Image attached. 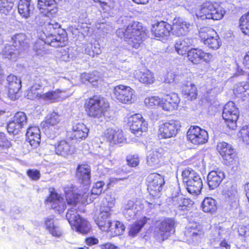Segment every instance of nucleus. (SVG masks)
I'll use <instances>...</instances> for the list:
<instances>
[{"mask_svg":"<svg viewBox=\"0 0 249 249\" xmlns=\"http://www.w3.org/2000/svg\"><path fill=\"white\" fill-rule=\"evenodd\" d=\"M117 36L124 38L130 46L138 49L146 37V34L142 24L133 21L126 28H119L116 31Z\"/></svg>","mask_w":249,"mask_h":249,"instance_id":"f257e3e1","label":"nucleus"},{"mask_svg":"<svg viewBox=\"0 0 249 249\" xmlns=\"http://www.w3.org/2000/svg\"><path fill=\"white\" fill-rule=\"evenodd\" d=\"M68 41V37L65 31L62 30L61 33L57 35L51 34L46 36L44 40L37 39L35 43L33 49L37 55L43 54L44 50V45L47 44L52 47H59L66 45Z\"/></svg>","mask_w":249,"mask_h":249,"instance_id":"f03ea898","label":"nucleus"},{"mask_svg":"<svg viewBox=\"0 0 249 249\" xmlns=\"http://www.w3.org/2000/svg\"><path fill=\"white\" fill-rule=\"evenodd\" d=\"M183 182L188 192L194 195L200 194L202 188V180L200 176L192 169H185L182 173Z\"/></svg>","mask_w":249,"mask_h":249,"instance_id":"7ed1b4c3","label":"nucleus"},{"mask_svg":"<svg viewBox=\"0 0 249 249\" xmlns=\"http://www.w3.org/2000/svg\"><path fill=\"white\" fill-rule=\"evenodd\" d=\"M225 14L223 8L216 2L207 1L201 6L197 16L202 19H221Z\"/></svg>","mask_w":249,"mask_h":249,"instance_id":"20e7f679","label":"nucleus"},{"mask_svg":"<svg viewBox=\"0 0 249 249\" xmlns=\"http://www.w3.org/2000/svg\"><path fill=\"white\" fill-rule=\"evenodd\" d=\"M175 232V221L171 218H166L162 221L155 228L154 236L160 242L167 239Z\"/></svg>","mask_w":249,"mask_h":249,"instance_id":"39448f33","label":"nucleus"},{"mask_svg":"<svg viewBox=\"0 0 249 249\" xmlns=\"http://www.w3.org/2000/svg\"><path fill=\"white\" fill-rule=\"evenodd\" d=\"M60 121V115L55 112L49 113L46 117L45 120L41 124V126L48 129V135L51 139H53L59 135L60 132V127L58 125Z\"/></svg>","mask_w":249,"mask_h":249,"instance_id":"423d86ee","label":"nucleus"},{"mask_svg":"<svg viewBox=\"0 0 249 249\" xmlns=\"http://www.w3.org/2000/svg\"><path fill=\"white\" fill-rule=\"evenodd\" d=\"M239 115V109L234 102L230 101L225 105L222 117L230 128L235 129L236 128Z\"/></svg>","mask_w":249,"mask_h":249,"instance_id":"0eeeda50","label":"nucleus"},{"mask_svg":"<svg viewBox=\"0 0 249 249\" xmlns=\"http://www.w3.org/2000/svg\"><path fill=\"white\" fill-rule=\"evenodd\" d=\"M38 6L40 10V14L38 17L36 18V22L41 25L45 23V19H43L39 21L38 18H51L55 15L57 9L54 0H37Z\"/></svg>","mask_w":249,"mask_h":249,"instance_id":"6e6552de","label":"nucleus"},{"mask_svg":"<svg viewBox=\"0 0 249 249\" xmlns=\"http://www.w3.org/2000/svg\"><path fill=\"white\" fill-rule=\"evenodd\" d=\"M70 95L71 93L65 89H57L41 93L36 100L40 102L50 104L65 99Z\"/></svg>","mask_w":249,"mask_h":249,"instance_id":"1a4fd4ad","label":"nucleus"},{"mask_svg":"<svg viewBox=\"0 0 249 249\" xmlns=\"http://www.w3.org/2000/svg\"><path fill=\"white\" fill-rule=\"evenodd\" d=\"M130 129L136 136H141L148 129V123L140 114H135L128 118Z\"/></svg>","mask_w":249,"mask_h":249,"instance_id":"9d476101","label":"nucleus"},{"mask_svg":"<svg viewBox=\"0 0 249 249\" xmlns=\"http://www.w3.org/2000/svg\"><path fill=\"white\" fill-rule=\"evenodd\" d=\"M180 125L178 121L171 120L159 126L158 136L160 139H169L175 137Z\"/></svg>","mask_w":249,"mask_h":249,"instance_id":"9b49d317","label":"nucleus"},{"mask_svg":"<svg viewBox=\"0 0 249 249\" xmlns=\"http://www.w3.org/2000/svg\"><path fill=\"white\" fill-rule=\"evenodd\" d=\"M84 107L87 114L91 117H99L103 112L101 101L98 96H95L87 99Z\"/></svg>","mask_w":249,"mask_h":249,"instance_id":"f8f14e48","label":"nucleus"},{"mask_svg":"<svg viewBox=\"0 0 249 249\" xmlns=\"http://www.w3.org/2000/svg\"><path fill=\"white\" fill-rule=\"evenodd\" d=\"M133 91L130 87L120 85L113 88L112 94L119 102L130 104L133 102Z\"/></svg>","mask_w":249,"mask_h":249,"instance_id":"ddd939ff","label":"nucleus"},{"mask_svg":"<svg viewBox=\"0 0 249 249\" xmlns=\"http://www.w3.org/2000/svg\"><path fill=\"white\" fill-rule=\"evenodd\" d=\"M187 139L195 144L206 143L208 141L207 132L197 126H191L187 132Z\"/></svg>","mask_w":249,"mask_h":249,"instance_id":"4468645a","label":"nucleus"},{"mask_svg":"<svg viewBox=\"0 0 249 249\" xmlns=\"http://www.w3.org/2000/svg\"><path fill=\"white\" fill-rule=\"evenodd\" d=\"M216 149L222 157L225 164L229 165L232 163L235 154L231 144L225 142H220L217 143Z\"/></svg>","mask_w":249,"mask_h":249,"instance_id":"2eb2a0df","label":"nucleus"},{"mask_svg":"<svg viewBox=\"0 0 249 249\" xmlns=\"http://www.w3.org/2000/svg\"><path fill=\"white\" fill-rule=\"evenodd\" d=\"M27 116L23 112H17L12 121L7 124V130L10 133L17 134L27 123Z\"/></svg>","mask_w":249,"mask_h":249,"instance_id":"dca6fc26","label":"nucleus"},{"mask_svg":"<svg viewBox=\"0 0 249 249\" xmlns=\"http://www.w3.org/2000/svg\"><path fill=\"white\" fill-rule=\"evenodd\" d=\"M6 83L8 97L12 100L17 99V93L21 87L20 79L11 74L7 77Z\"/></svg>","mask_w":249,"mask_h":249,"instance_id":"f3484780","label":"nucleus"},{"mask_svg":"<svg viewBox=\"0 0 249 249\" xmlns=\"http://www.w3.org/2000/svg\"><path fill=\"white\" fill-rule=\"evenodd\" d=\"M46 205L60 213L66 207L65 202L59 195L55 192H51L50 195L46 200Z\"/></svg>","mask_w":249,"mask_h":249,"instance_id":"a211bd4d","label":"nucleus"},{"mask_svg":"<svg viewBox=\"0 0 249 249\" xmlns=\"http://www.w3.org/2000/svg\"><path fill=\"white\" fill-rule=\"evenodd\" d=\"M187 57L191 62L197 64L200 63L202 60L210 61L213 56L209 53H205L201 49H193L188 52Z\"/></svg>","mask_w":249,"mask_h":249,"instance_id":"6ab92c4d","label":"nucleus"},{"mask_svg":"<svg viewBox=\"0 0 249 249\" xmlns=\"http://www.w3.org/2000/svg\"><path fill=\"white\" fill-rule=\"evenodd\" d=\"M180 99L178 95L175 93H171L166 95L161 99L160 107L166 111H172L178 108Z\"/></svg>","mask_w":249,"mask_h":249,"instance_id":"aec40b11","label":"nucleus"},{"mask_svg":"<svg viewBox=\"0 0 249 249\" xmlns=\"http://www.w3.org/2000/svg\"><path fill=\"white\" fill-rule=\"evenodd\" d=\"M133 74L136 80L143 84L151 85L155 81L154 73L146 68L136 70Z\"/></svg>","mask_w":249,"mask_h":249,"instance_id":"412c9836","label":"nucleus"},{"mask_svg":"<svg viewBox=\"0 0 249 249\" xmlns=\"http://www.w3.org/2000/svg\"><path fill=\"white\" fill-rule=\"evenodd\" d=\"M191 26L190 23L178 18L173 20L172 29L174 34L177 36H180L187 34L189 32Z\"/></svg>","mask_w":249,"mask_h":249,"instance_id":"4be33fe9","label":"nucleus"},{"mask_svg":"<svg viewBox=\"0 0 249 249\" xmlns=\"http://www.w3.org/2000/svg\"><path fill=\"white\" fill-rule=\"evenodd\" d=\"M148 182V189L151 191L160 192L164 184V178L160 174L153 173L150 174L147 177Z\"/></svg>","mask_w":249,"mask_h":249,"instance_id":"5701e85b","label":"nucleus"},{"mask_svg":"<svg viewBox=\"0 0 249 249\" xmlns=\"http://www.w3.org/2000/svg\"><path fill=\"white\" fill-rule=\"evenodd\" d=\"M172 30V25L163 21L154 24L151 29L153 35L155 37L158 38L167 36Z\"/></svg>","mask_w":249,"mask_h":249,"instance_id":"b1692460","label":"nucleus"},{"mask_svg":"<svg viewBox=\"0 0 249 249\" xmlns=\"http://www.w3.org/2000/svg\"><path fill=\"white\" fill-rule=\"evenodd\" d=\"M100 229L103 231L109 230V207H101L100 212L95 220Z\"/></svg>","mask_w":249,"mask_h":249,"instance_id":"393cba45","label":"nucleus"},{"mask_svg":"<svg viewBox=\"0 0 249 249\" xmlns=\"http://www.w3.org/2000/svg\"><path fill=\"white\" fill-rule=\"evenodd\" d=\"M225 174L220 169L211 171L208 175L207 180L210 189L217 187L225 178Z\"/></svg>","mask_w":249,"mask_h":249,"instance_id":"a878e982","label":"nucleus"},{"mask_svg":"<svg viewBox=\"0 0 249 249\" xmlns=\"http://www.w3.org/2000/svg\"><path fill=\"white\" fill-rule=\"evenodd\" d=\"M27 141L34 148L39 145L40 141V132L37 126H31L27 129L26 134Z\"/></svg>","mask_w":249,"mask_h":249,"instance_id":"bb28decb","label":"nucleus"},{"mask_svg":"<svg viewBox=\"0 0 249 249\" xmlns=\"http://www.w3.org/2000/svg\"><path fill=\"white\" fill-rule=\"evenodd\" d=\"M194 43L192 38L186 37L179 39L176 41L175 48L176 51L180 55H184L189 51V48Z\"/></svg>","mask_w":249,"mask_h":249,"instance_id":"cd10ccee","label":"nucleus"},{"mask_svg":"<svg viewBox=\"0 0 249 249\" xmlns=\"http://www.w3.org/2000/svg\"><path fill=\"white\" fill-rule=\"evenodd\" d=\"M90 173L89 166L87 164L79 165L77 168L76 177L82 183L88 185L90 182Z\"/></svg>","mask_w":249,"mask_h":249,"instance_id":"c85d7f7f","label":"nucleus"},{"mask_svg":"<svg viewBox=\"0 0 249 249\" xmlns=\"http://www.w3.org/2000/svg\"><path fill=\"white\" fill-rule=\"evenodd\" d=\"M34 7L31 5V0H20L18 5V11L20 16L25 18H29L33 13Z\"/></svg>","mask_w":249,"mask_h":249,"instance_id":"c756f323","label":"nucleus"},{"mask_svg":"<svg viewBox=\"0 0 249 249\" xmlns=\"http://www.w3.org/2000/svg\"><path fill=\"white\" fill-rule=\"evenodd\" d=\"M88 133V129L83 123H78L73 126L72 127V137L77 140H80L85 139Z\"/></svg>","mask_w":249,"mask_h":249,"instance_id":"7c9ffc66","label":"nucleus"},{"mask_svg":"<svg viewBox=\"0 0 249 249\" xmlns=\"http://www.w3.org/2000/svg\"><path fill=\"white\" fill-rule=\"evenodd\" d=\"M1 54L3 57L15 61L18 57L19 51L15 46L6 45L2 49Z\"/></svg>","mask_w":249,"mask_h":249,"instance_id":"2f4dec72","label":"nucleus"},{"mask_svg":"<svg viewBox=\"0 0 249 249\" xmlns=\"http://www.w3.org/2000/svg\"><path fill=\"white\" fill-rule=\"evenodd\" d=\"M66 199L70 205H75L78 202L80 195L75 193V188L72 185L67 186L64 188Z\"/></svg>","mask_w":249,"mask_h":249,"instance_id":"473e14b6","label":"nucleus"},{"mask_svg":"<svg viewBox=\"0 0 249 249\" xmlns=\"http://www.w3.org/2000/svg\"><path fill=\"white\" fill-rule=\"evenodd\" d=\"M46 226L49 232L54 237H59L62 231L56 221L53 219L48 218L46 221Z\"/></svg>","mask_w":249,"mask_h":249,"instance_id":"72a5a7b5","label":"nucleus"},{"mask_svg":"<svg viewBox=\"0 0 249 249\" xmlns=\"http://www.w3.org/2000/svg\"><path fill=\"white\" fill-rule=\"evenodd\" d=\"M55 149L57 155L66 156L71 153V146L65 140L58 142L55 146Z\"/></svg>","mask_w":249,"mask_h":249,"instance_id":"f704fd0d","label":"nucleus"},{"mask_svg":"<svg viewBox=\"0 0 249 249\" xmlns=\"http://www.w3.org/2000/svg\"><path fill=\"white\" fill-rule=\"evenodd\" d=\"M124 140V137L121 129L118 127L111 128L110 130V143H122Z\"/></svg>","mask_w":249,"mask_h":249,"instance_id":"c9c22d12","label":"nucleus"},{"mask_svg":"<svg viewBox=\"0 0 249 249\" xmlns=\"http://www.w3.org/2000/svg\"><path fill=\"white\" fill-rule=\"evenodd\" d=\"M234 93L241 97L249 95V84L246 82H241L235 85L233 89Z\"/></svg>","mask_w":249,"mask_h":249,"instance_id":"e433bc0d","label":"nucleus"},{"mask_svg":"<svg viewBox=\"0 0 249 249\" xmlns=\"http://www.w3.org/2000/svg\"><path fill=\"white\" fill-rule=\"evenodd\" d=\"M202 208L205 213H213L217 209L216 201L212 197H207L202 203Z\"/></svg>","mask_w":249,"mask_h":249,"instance_id":"4c0bfd02","label":"nucleus"},{"mask_svg":"<svg viewBox=\"0 0 249 249\" xmlns=\"http://www.w3.org/2000/svg\"><path fill=\"white\" fill-rule=\"evenodd\" d=\"M77 223L72 228L75 231L82 234L87 233L90 229V225L89 223L85 219L81 218Z\"/></svg>","mask_w":249,"mask_h":249,"instance_id":"58836bf2","label":"nucleus"},{"mask_svg":"<svg viewBox=\"0 0 249 249\" xmlns=\"http://www.w3.org/2000/svg\"><path fill=\"white\" fill-rule=\"evenodd\" d=\"M147 219L146 217L140 219L138 221L135 222L131 224L130 226L129 231V234L131 236H135L144 226L147 222Z\"/></svg>","mask_w":249,"mask_h":249,"instance_id":"ea45409f","label":"nucleus"},{"mask_svg":"<svg viewBox=\"0 0 249 249\" xmlns=\"http://www.w3.org/2000/svg\"><path fill=\"white\" fill-rule=\"evenodd\" d=\"M66 216L72 228L75 225L76 223H77L78 220L81 218L79 214L77 213L75 207L69 209Z\"/></svg>","mask_w":249,"mask_h":249,"instance_id":"a19ab883","label":"nucleus"},{"mask_svg":"<svg viewBox=\"0 0 249 249\" xmlns=\"http://www.w3.org/2000/svg\"><path fill=\"white\" fill-rule=\"evenodd\" d=\"M125 227L123 223L118 221L110 222V232L111 236L119 235L124 231Z\"/></svg>","mask_w":249,"mask_h":249,"instance_id":"79ce46f5","label":"nucleus"},{"mask_svg":"<svg viewBox=\"0 0 249 249\" xmlns=\"http://www.w3.org/2000/svg\"><path fill=\"white\" fill-rule=\"evenodd\" d=\"M14 4V0H0V13L5 16L9 15Z\"/></svg>","mask_w":249,"mask_h":249,"instance_id":"37998d69","label":"nucleus"},{"mask_svg":"<svg viewBox=\"0 0 249 249\" xmlns=\"http://www.w3.org/2000/svg\"><path fill=\"white\" fill-rule=\"evenodd\" d=\"M103 185L104 183L102 181L97 182L93 185L90 196H87V198H86L87 202H89V201L90 202L93 200V199L94 198V197L92 196H98L101 193ZM83 196L84 198H86L87 196L84 195Z\"/></svg>","mask_w":249,"mask_h":249,"instance_id":"c03bdc74","label":"nucleus"},{"mask_svg":"<svg viewBox=\"0 0 249 249\" xmlns=\"http://www.w3.org/2000/svg\"><path fill=\"white\" fill-rule=\"evenodd\" d=\"M40 84L38 80L31 87L30 90L27 95L28 99L31 100L37 99L41 93L37 92V90L41 88Z\"/></svg>","mask_w":249,"mask_h":249,"instance_id":"a18cd8bd","label":"nucleus"},{"mask_svg":"<svg viewBox=\"0 0 249 249\" xmlns=\"http://www.w3.org/2000/svg\"><path fill=\"white\" fill-rule=\"evenodd\" d=\"M240 22L241 30L244 34L249 36V12L241 17Z\"/></svg>","mask_w":249,"mask_h":249,"instance_id":"49530a36","label":"nucleus"},{"mask_svg":"<svg viewBox=\"0 0 249 249\" xmlns=\"http://www.w3.org/2000/svg\"><path fill=\"white\" fill-rule=\"evenodd\" d=\"M160 154L155 151L150 153L147 158V163L150 166H156L160 162Z\"/></svg>","mask_w":249,"mask_h":249,"instance_id":"de8ad7c7","label":"nucleus"},{"mask_svg":"<svg viewBox=\"0 0 249 249\" xmlns=\"http://www.w3.org/2000/svg\"><path fill=\"white\" fill-rule=\"evenodd\" d=\"M217 33L213 29L207 28L203 31L199 32V36L204 44L209 38L215 36L217 37Z\"/></svg>","mask_w":249,"mask_h":249,"instance_id":"09e8293b","label":"nucleus"},{"mask_svg":"<svg viewBox=\"0 0 249 249\" xmlns=\"http://www.w3.org/2000/svg\"><path fill=\"white\" fill-rule=\"evenodd\" d=\"M236 191L234 189L228 190L225 194V197L226 201L232 206L237 204V198L236 197Z\"/></svg>","mask_w":249,"mask_h":249,"instance_id":"8fccbe9b","label":"nucleus"},{"mask_svg":"<svg viewBox=\"0 0 249 249\" xmlns=\"http://www.w3.org/2000/svg\"><path fill=\"white\" fill-rule=\"evenodd\" d=\"M12 40L16 45H19L22 47L25 46L27 43L26 36L24 34H18L12 37Z\"/></svg>","mask_w":249,"mask_h":249,"instance_id":"3c124183","label":"nucleus"},{"mask_svg":"<svg viewBox=\"0 0 249 249\" xmlns=\"http://www.w3.org/2000/svg\"><path fill=\"white\" fill-rule=\"evenodd\" d=\"M196 88L193 84H191L190 86H187L183 90L184 94L186 96V97L191 100H193L196 98Z\"/></svg>","mask_w":249,"mask_h":249,"instance_id":"603ef678","label":"nucleus"},{"mask_svg":"<svg viewBox=\"0 0 249 249\" xmlns=\"http://www.w3.org/2000/svg\"><path fill=\"white\" fill-rule=\"evenodd\" d=\"M205 44L210 48L217 50L221 45V42L219 36L217 34V37L213 36V37L209 38Z\"/></svg>","mask_w":249,"mask_h":249,"instance_id":"864d4df0","label":"nucleus"},{"mask_svg":"<svg viewBox=\"0 0 249 249\" xmlns=\"http://www.w3.org/2000/svg\"><path fill=\"white\" fill-rule=\"evenodd\" d=\"M161 99L158 96L147 97L144 100L145 105L149 107H153L160 105V106Z\"/></svg>","mask_w":249,"mask_h":249,"instance_id":"5fc2aeb1","label":"nucleus"},{"mask_svg":"<svg viewBox=\"0 0 249 249\" xmlns=\"http://www.w3.org/2000/svg\"><path fill=\"white\" fill-rule=\"evenodd\" d=\"M11 146L10 142L7 139L4 134L0 133V151L7 149Z\"/></svg>","mask_w":249,"mask_h":249,"instance_id":"6e6d98bb","label":"nucleus"},{"mask_svg":"<svg viewBox=\"0 0 249 249\" xmlns=\"http://www.w3.org/2000/svg\"><path fill=\"white\" fill-rule=\"evenodd\" d=\"M243 141L246 144H249V124L243 126L240 131Z\"/></svg>","mask_w":249,"mask_h":249,"instance_id":"4d7b16f0","label":"nucleus"},{"mask_svg":"<svg viewBox=\"0 0 249 249\" xmlns=\"http://www.w3.org/2000/svg\"><path fill=\"white\" fill-rule=\"evenodd\" d=\"M191 205V201L190 199L182 197L181 201L177 207V210L185 211L187 210V207Z\"/></svg>","mask_w":249,"mask_h":249,"instance_id":"13d9d810","label":"nucleus"},{"mask_svg":"<svg viewBox=\"0 0 249 249\" xmlns=\"http://www.w3.org/2000/svg\"><path fill=\"white\" fill-rule=\"evenodd\" d=\"M126 161L128 165L132 167L137 166L139 163V157L137 155L127 156Z\"/></svg>","mask_w":249,"mask_h":249,"instance_id":"bf43d9fd","label":"nucleus"},{"mask_svg":"<svg viewBox=\"0 0 249 249\" xmlns=\"http://www.w3.org/2000/svg\"><path fill=\"white\" fill-rule=\"evenodd\" d=\"M85 53L93 57L95 54H99L100 53V50L99 48H96L94 47V49H93V45L92 44H89L85 49Z\"/></svg>","mask_w":249,"mask_h":249,"instance_id":"052dcab7","label":"nucleus"},{"mask_svg":"<svg viewBox=\"0 0 249 249\" xmlns=\"http://www.w3.org/2000/svg\"><path fill=\"white\" fill-rule=\"evenodd\" d=\"M134 203L132 201H130L128 202V204L125 207L124 211V214H128L130 217L134 215V212L133 211Z\"/></svg>","mask_w":249,"mask_h":249,"instance_id":"680f3d73","label":"nucleus"},{"mask_svg":"<svg viewBox=\"0 0 249 249\" xmlns=\"http://www.w3.org/2000/svg\"><path fill=\"white\" fill-rule=\"evenodd\" d=\"M40 85L42 88H45L50 87L52 84H53L54 82H56V80L54 81L52 79H46L44 78H40L38 79Z\"/></svg>","mask_w":249,"mask_h":249,"instance_id":"e2e57ef3","label":"nucleus"},{"mask_svg":"<svg viewBox=\"0 0 249 249\" xmlns=\"http://www.w3.org/2000/svg\"><path fill=\"white\" fill-rule=\"evenodd\" d=\"M182 197L183 196L178 193L177 194L171 196V202L176 208L178 206L180 201H181Z\"/></svg>","mask_w":249,"mask_h":249,"instance_id":"0e129e2a","label":"nucleus"},{"mask_svg":"<svg viewBox=\"0 0 249 249\" xmlns=\"http://www.w3.org/2000/svg\"><path fill=\"white\" fill-rule=\"evenodd\" d=\"M27 175L33 180H36L40 178L39 172L37 170H29Z\"/></svg>","mask_w":249,"mask_h":249,"instance_id":"69168bd1","label":"nucleus"},{"mask_svg":"<svg viewBox=\"0 0 249 249\" xmlns=\"http://www.w3.org/2000/svg\"><path fill=\"white\" fill-rule=\"evenodd\" d=\"M238 232L241 236L249 237V225L239 228L238 229Z\"/></svg>","mask_w":249,"mask_h":249,"instance_id":"338daca9","label":"nucleus"},{"mask_svg":"<svg viewBox=\"0 0 249 249\" xmlns=\"http://www.w3.org/2000/svg\"><path fill=\"white\" fill-rule=\"evenodd\" d=\"M91 73H83L81 75V80L82 83L89 82Z\"/></svg>","mask_w":249,"mask_h":249,"instance_id":"774afa93","label":"nucleus"}]
</instances>
